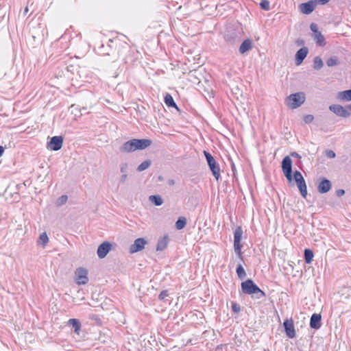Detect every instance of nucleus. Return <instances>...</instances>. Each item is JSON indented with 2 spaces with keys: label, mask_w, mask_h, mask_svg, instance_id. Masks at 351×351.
<instances>
[{
  "label": "nucleus",
  "mask_w": 351,
  "mask_h": 351,
  "mask_svg": "<svg viewBox=\"0 0 351 351\" xmlns=\"http://www.w3.org/2000/svg\"><path fill=\"white\" fill-rule=\"evenodd\" d=\"M234 169H235V166L234 164H232V171L234 172Z\"/></svg>",
  "instance_id": "nucleus-48"
},
{
  "label": "nucleus",
  "mask_w": 351,
  "mask_h": 351,
  "mask_svg": "<svg viewBox=\"0 0 351 351\" xmlns=\"http://www.w3.org/2000/svg\"><path fill=\"white\" fill-rule=\"evenodd\" d=\"M243 229L241 226H238L236 228L234 232V249L235 253L238 255V256L242 259V245L241 244V241L243 235Z\"/></svg>",
  "instance_id": "nucleus-6"
},
{
  "label": "nucleus",
  "mask_w": 351,
  "mask_h": 351,
  "mask_svg": "<svg viewBox=\"0 0 351 351\" xmlns=\"http://www.w3.org/2000/svg\"><path fill=\"white\" fill-rule=\"evenodd\" d=\"M164 101L168 107L175 108L178 110H179V108H178V106L176 105V102L174 101V99H173V97L171 95V94L166 93L165 98H164Z\"/></svg>",
  "instance_id": "nucleus-24"
},
{
  "label": "nucleus",
  "mask_w": 351,
  "mask_h": 351,
  "mask_svg": "<svg viewBox=\"0 0 351 351\" xmlns=\"http://www.w3.org/2000/svg\"><path fill=\"white\" fill-rule=\"evenodd\" d=\"M283 326L285 328L286 335L289 338L293 339L295 337V330L292 319H285L283 322Z\"/></svg>",
  "instance_id": "nucleus-14"
},
{
  "label": "nucleus",
  "mask_w": 351,
  "mask_h": 351,
  "mask_svg": "<svg viewBox=\"0 0 351 351\" xmlns=\"http://www.w3.org/2000/svg\"><path fill=\"white\" fill-rule=\"evenodd\" d=\"M322 326V316L318 313H313L310 319V327L312 329L318 330Z\"/></svg>",
  "instance_id": "nucleus-17"
},
{
  "label": "nucleus",
  "mask_w": 351,
  "mask_h": 351,
  "mask_svg": "<svg viewBox=\"0 0 351 351\" xmlns=\"http://www.w3.org/2000/svg\"><path fill=\"white\" fill-rule=\"evenodd\" d=\"M337 98L340 101H351V89L339 92Z\"/></svg>",
  "instance_id": "nucleus-22"
},
{
  "label": "nucleus",
  "mask_w": 351,
  "mask_h": 351,
  "mask_svg": "<svg viewBox=\"0 0 351 351\" xmlns=\"http://www.w3.org/2000/svg\"><path fill=\"white\" fill-rule=\"evenodd\" d=\"M232 310L234 313H239L241 311L240 305L236 302H232Z\"/></svg>",
  "instance_id": "nucleus-38"
},
{
  "label": "nucleus",
  "mask_w": 351,
  "mask_h": 351,
  "mask_svg": "<svg viewBox=\"0 0 351 351\" xmlns=\"http://www.w3.org/2000/svg\"><path fill=\"white\" fill-rule=\"evenodd\" d=\"M304 255L305 262L308 264L311 263L313 258V251L310 249H305Z\"/></svg>",
  "instance_id": "nucleus-27"
},
{
  "label": "nucleus",
  "mask_w": 351,
  "mask_h": 351,
  "mask_svg": "<svg viewBox=\"0 0 351 351\" xmlns=\"http://www.w3.org/2000/svg\"><path fill=\"white\" fill-rule=\"evenodd\" d=\"M63 145V138L61 136H54L47 143V148L53 151L60 150Z\"/></svg>",
  "instance_id": "nucleus-10"
},
{
  "label": "nucleus",
  "mask_w": 351,
  "mask_h": 351,
  "mask_svg": "<svg viewBox=\"0 0 351 351\" xmlns=\"http://www.w3.org/2000/svg\"><path fill=\"white\" fill-rule=\"evenodd\" d=\"M169 242V237L167 235H165L164 237L160 238L158 241L157 245H156V250L157 251H162L164 250Z\"/></svg>",
  "instance_id": "nucleus-20"
},
{
  "label": "nucleus",
  "mask_w": 351,
  "mask_h": 351,
  "mask_svg": "<svg viewBox=\"0 0 351 351\" xmlns=\"http://www.w3.org/2000/svg\"><path fill=\"white\" fill-rule=\"evenodd\" d=\"M300 10L304 14H309L313 12L315 8V3L313 0H310L306 3H301L299 5Z\"/></svg>",
  "instance_id": "nucleus-16"
},
{
  "label": "nucleus",
  "mask_w": 351,
  "mask_h": 351,
  "mask_svg": "<svg viewBox=\"0 0 351 351\" xmlns=\"http://www.w3.org/2000/svg\"><path fill=\"white\" fill-rule=\"evenodd\" d=\"M67 199H68V197H67V195H63L60 196V197L58 198V203H59L60 204H65V203L66 202Z\"/></svg>",
  "instance_id": "nucleus-40"
},
{
  "label": "nucleus",
  "mask_w": 351,
  "mask_h": 351,
  "mask_svg": "<svg viewBox=\"0 0 351 351\" xmlns=\"http://www.w3.org/2000/svg\"><path fill=\"white\" fill-rule=\"evenodd\" d=\"M313 1L314 3H315V7L318 4H319V5H325V4H326L327 3H328L330 1V0H313Z\"/></svg>",
  "instance_id": "nucleus-41"
},
{
  "label": "nucleus",
  "mask_w": 351,
  "mask_h": 351,
  "mask_svg": "<svg viewBox=\"0 0 351 351\" xmlns=\"http://www.w3.org/2000/svg\"><path fill=\"white\" fill-rule=\"evenodd\" d=\"M204 154L213 176L217 180H219L221 177L219 164L216 162L214 157L209 152L204 151Z\"/></svg>",
  "instance_id": "nucleus-4"
},
{
  "label": "nucleus",
  "mask_w": 351,
  "mask_h": 351,
  "mask_svg": "<svg viewBox=\"0 0 351 351\" xmlns=\"http://www.w3.org/2000/svg\"><path fill=\"white\" fill-rule=\"evenodd\" d=\"M308 52V49L306 47H303L300 48L295 54V64L296 65H300L302 64L303 60L306 57Z\"/></svg>",
  "instance_id": "nucleus-19"
},
{
  "label": "nucleus",
  "mask_w": 351,
  "mask_h": 351,
  "mask_svg": "<svg viewBox=\"0 0 351 351\" xmlns=\"http://www.w3.org/2000/svg\"><path fill=\"white\" fill-rule=\"evenodd\" d=\"M169 184H174V181L173 180H170L169 181Z\"/></svg>",
  "instance_id": "nucleus-49"
},
{
  "label": "nucleus",
  "mask_w": 351,
  "mask_h": 351,
  "mask_svg": "<svg viewBox=\"0 0 351 351\" xmlns=\"http://www.w3.org/2000/svg\"><path fill=\"white\" fill-rule=\"evenodd\" d=\"M237 274L238 278L241 280H243L246 277V272L241 264H239L237 267Z\"/></svg>",
  "instance_id": "nucleus-30"
},
{
  "label": "nucleus",
  "mask_w": 351,
  "mask_h": 351,
  "mask_svg": "<svg viewBox=\"0 0 351 351\" xmlns=\"http://www.w3.org/2000/svg\"><path fill=\"white\" fill-rule=\"evenodd\" d=\"M147 241L144 238H138L136 239L134 243L130 247V252L131 254H134L141 251L144 249L145 245L147 244Z\"/></svg>",
  "instance_id": "nucleus-13"
},
{
  "label": "nucleus",
  "mask_w": 351,
  "mask_h": 351,
  "mask_svg": "<svg viewBox=\"0 0 351 351\" xmlns=\"http://www.w3.org/2000/svg\"><path fill=\"white\" fill-rule=\"evenodd\" d=\"M128 175L127 173L122 174L120 178V182L123 184L125 183L126 179H127Z\"/></svg>",
  "instance_id": "nucleus-43"
},
{
  "label": "nucleus",
  "mask_w": 351,
  "mask_h": 351,
  "mask_svg": "<svg viewBox=\"0 0 351 351\" xmlns=\"http://www.w3.org/2000/svg\"><path fill=\"white\" fill-rule=\"evenodd\" d=\"M282 170L289 182L293 180L292 160L289 156H285L282 160Z\"/></svg>",
  "instance_id": "nucleus-7"
},
{
  "label": "nucleus",
  "mask_w": 351,
  "mask_h": 351,
  "mask_svg": "<svg viewBox=\"0 0 351 351\" xmlns=\"http://www.w3.org/2000/svg\"><path fill=\"white\" fill-rule=\"evenodd\" d=\"M329 110L336 115L348 118L351 115V104L343 107L339 104H332L329 106Z\"/></svg>",
  "instance_id": "nucleus-5"
},
{
  "label": "nucleus",
  "mask_w": 351,
  "mask_h": 351,
  "mask_svg": "<svg viewBox=\"0 0 351 351\" xmlns=\"http://www.w3.org/2000/svg\"><path fill=\"white\" fill-rule=\"evenodd\" d=\"M237 35L235 33H228L224 36V39L226 43L233 45L235 43Z\"/></svg>",
  "instance_id": "nucleus-28"
},
{
  "label": "nucleus",
  "mask_w": 351,
  "mask_h": 351,
  "mask_svg": "<svg viewBox=\"0 0 351 351\" xmlns=\"http://www.w3.org/2000/svg\"><path fill=\"white\" fill-rule=\"evenodd\" d=\"M167 296H168V291L167 290H163L159 294L158 299L160 300H163Z\"/></svg>",
  "instance_id": "nucleus-39"
},
{
  "label": "nucleus",
  "mask_w": 351,
  "mask_h": 351,
  "mask_svg": "<svg viewBox=\"0 0 351 351\" xmlns=\"http://www.w3.org/2000/svg\"><path fill=\"white\" fill-rule=\"evenodd\" d=\"M122 44L118 39H109L106 44H101L98 48V52L102 56H113L115 60L119 56L120 51L117 50Z\"/></svg>",
  "instance_id": "nucleus-2"
},
{
  "label": "nucleus",
  "mask_w": 351,
  "mask_h": 351,
  "mask_svg": "<svg viewBox=\"0 0 351 351\" xmlns=\"http://www.w3.org/2000/svg\"><path fill=\"white\" fill-rule=\"evenodd\" d=\"M151 163H152V162L150 160H147L143 161L142 163H141L138 166L137 171L139 172H141V171L147 169L151 165Z\"/></svg>",
  "instance_id": "nucleus-31"
},
{
  "label": "nucleus",
  "mask_w": 351,
  "mask_h": 351,
  "mask_svg": "<svg viewBox=\"0 0 351 351\" xmlns=\"http://www.w3.org/2000/svg\"><path fill=\"white\" fill-rule=\"evenodd\" d=\"M305 101V95L302 92L291 94L287 98V106L291 109L300 107Z\"/></svg>",
  "instance_id": "nucleus-3"
},
{
  "label": "nucleus",
  "mask_w": 351,
  "mask_h": 351,
  "mask_svg": "<svg viewBox=\"0 0 351 351\" xmlns=\"http://www.w3.org/2000/svg\"><path fill=\"white\" fill-rule=\"evenodd\" d=\"M258 287L251 279L241 282V290L243 293L252 295Z\"/></svg>",
  "instance_id": "nucleus-11"
},
{
  "label": "nucleus",
  "mask_w": 351,
  "mask_h": 351,
  "mask_svg": "<svg viewBox=\"0 0 351 351\" xmlns=\"http://www.w3.org/2000/svg\"><path fill=\"white\" fill-rule=\"evenodd\" d=\"M186 225V219L185 217H180L176 222L175 226L177 230L183 229Z\"/></svg>",
  "instance_id": "nucleus-26"
},
{
  "label": "nucleus",
  "mask_w": 351,
  "mask_h": 351,
  "mask_svg": "<svg viewBox=\"0 0 351 351\" xmlns=\"http://www.w3.org/2000/svg\"><path fill=\"white\" fill-rule=\"evenodd\" d=\"M297 44L298 45H303L304 44V41L302 40H297Z\"/></svg>",
  "instance_id": "nucleus-47"
},
{
  "label": "nucleus",
  "mask_w": 351,
  "mask_h": 351,
  "mask_svg": "<svg viewBox=\"0 0 351 351\" xmlns=\"http://www.w3.org/2000/svg\"><path fill=\"white\" fill-rule=\"evenodd\" d=\"M152 141L149 139H132L128 141H126L123 143V145L120 147V152L123 153H129L132 152L136 150L145 149L148 147Z\"/></svg>",
  "instance_id": "nucleus-1"
},
{
  "label": "nucleus",
  "mask_w": 351,
  "mask_h": 351,
  "mask_svg": "<svg viewBox=\"0 0 351 351\" xmlns=\"http://www.w3.org/2000/svg\"><path fill=\"white\" fill-rule=\"evenodd\" d=\"M293 178L296 182L297 186L300 192L301 195L306 198L307 195V187L306 182L299 171H295L293 173Z\"/></svg>",
  "instance_id": "nucleus-8"
},
{
  "label": "nucleus",
  "mask_w": 351,
  "mask_h": 351,
  "mask_svg": "<svg viewBox=\"0 0 351 351\" xmlns=\"http://www.w3.org/2000/svg\"><path fill=\"white\" fill-rule=\"evenodd\" d=\"M331 186L332 184L329 180L326 178H322L317 186V191L320 193H326L330 191Z\"/></svg>",
  "instance_id": "nucleus-18"
},
{
  "label": "nucleus",
  "mask_w": 351,
  "mask_h": 351,
  "mask_svg": "<svg viewBox=\"0 0 351 351\" xmlns=\"http://www.w3.org/2000/svg\"><path fill=\"white\" fill-rule=\"evenodd\" d=\"M68 324L74 328V332L79 334L81 330L82 324L77 319L72 318L69 319Z\"/></svg>",
  "instance_id": "nucleus-23"
},
{
  "label": "nucleus",
  "mask_w": 351,
  "mask_h": 351,
  "mask_svg": "<svg viewBox=\"0 0 351 351\" xmlns=\"http://www.w3.org/2000/svg\"><path fill=\"white\" fill-rule=\"evenodd\" d=\"M48 241L49 238L47 233L43 232L38 238V243L45 246L48 243Z\"/></svg>",
  "instance_id": "nucleus-33"
},
{
  "label": "nucleus",
  "mask_w": 351,
  "mask_h": 351,
  "mask_svg": "<svg viewBox=\"0 0 351 351\" xmlns=\"http://www.w3.org/2000/svg\"><path fill=\"white\" fill-rule=\"evenodd\" d=\"M313 64V67L316 70L321 69L324 65L322 58L319 56H316L314 58Z\"/></svg>",
  "instance_id": "nucleus-29"
},
{
  "label": "nucleus",
  "mask_w": 351,
  "mask_h": 351,
  "mask_svg": "<svg viewBox=\"0 0 351 351\" xmlns=\"http://www.w3.org/2000/svg\"><path fill=\"white\" fill-rule=\"evenodd\" d=\"M314 119V117L312 114H307L304 116L303 120L305 123L308 124L311 123Z\"/></svg>",
  "instance_id": "nucleus-37"
},
{
  "label": "nucleus",
  "mask_w": 351,
  "mask_h": 351,
  "mask_svg": "<svg viewBox=\"0 0 351 351\" xmlns=\"http://www.w3.org/2000/svg\"><path fill=\"white\" fill-rule=\"evenodd\" d=\"M252 48V41L250 39H245L239 47V52L241 54L246 53Z\"/></svg>",
  "instance_id": "nucleus-21"
},
{
  "label": "nucleus",
  "mask_w": 351,
  "mask_h": 351,
  "mask_svg": "<svg viewBox=\"0 0 351 351\" xmlns=\"http://www.w3.org/2000/svg\"><path fill=\"white\" fill-rule=\"evenodd\" d=\"M149 199L155 206H161L163 203V199L159 195H150Z\"/></svg>",
  "instance_id": "nucleus-25"
},
{
  "label": "nucleus",
  "mask_w": 351,
  "mask_h": 351,
  "mask_svg": "<svg viewBox=\"0 0 351 351\" xmlns=\"http://www.w3.org/2000/svg\"><path fill=\"white\" fill-rule=\"evenodd\" d=\"M76 282L77 285H86L88 282V271L83 267H79L75 271Z\"/></svg>",
  "instance_id": "nucleus-12"
},
{
  "label": "nucleus",
  "mask_w": 351,
  "mask_h": 351,
  "mask_svg": "<svg viewBox=\"0 0 351 351\" xmlns=\"http://www.w3.org/2000/svg\"><path fill=\"white\" fill-rule=\"evenodd\" d=\"M326 155L327 157L330 158H333L335 157V153L332 150H326Z\"/></svg>",
  "instance_id": "nucleus-42"
},
{
  "label": "nucleus",
  "mask_w": 351,
  "mask_h": 351,
  "mask_svg": "<svg viewBox=\"0 0 351 351\" xmlns=\"http://www.w3.org/2000/svg\"><path fill=\"white\" fill-rule=\"evenodd\" d=\"M345 194V191L343 189H339L336 191V195L338 197H341Z\"/></svg>",
  "instance_id": "nucleus-44"
},
{
  "label": "nucleus",
  "mask_w": 351,
  "mask_h": 351,
  "mask_svg": "<svg viewBox=\"0 0 351 351\" xmlns=\"http://www.w3.org/2000/svg\"><path fill=\"white\" fill-rule=\"evenodd\" d=\"M310 29L313 33V38L315 40L316 44L321 47L325 46L326 44L325 38L322 35V32L318 30L317 25L313 23H311Z\"/></svg>",
  "instance_id": "nucleus-9"
},
{
  "label": "nucleus",
  "mask_w": 351,
  "mask_h": 351,
  "mask_svg": "<svg viewBox=\"0 0 351 351\" xmlns=\"http://www.w3.org/2000/svg\"><path fill=\"white\" fill-rule=\"evenodd\" d=\"M253 298L256 299H261L265 297V293L263 291H262L259 287L256 289V290L253 293Z\"/></svg>",
  "instance_id": "nucleus-34"
},
{
  "label": "nucleus",
  "mask_w": 351,
  "mask_h": 351,
  "mask_svg": "<svg viewBox=\"0 0 351 351\" xmlns=\"http://www.w3.org/2000/svg\"><path fill=\"white\" fill-rule=\"evenodd\" d=\"M128 170V164L127 162H123L121 165L120 171L122 174L127 173Z\"/></svg>",
  "instance_id": "nucleus-36"
},
{
  "label": "nucleus",
  "mask_w": 351,
  "mask_h": 351,
  "mask_svg": "<svg viewBox=\"0 0 351 351\" xmlns=\"http://www.w3.org/2000/svg\"><path fill=\"white\" fill-rule=\"evenodd\" d=\"M339 64V59L336 56L330 57L326 60V64L328 66H334L338 65Z\"/></svg>",
  "instance_id": "nucleus-32"
},
{
  "label": "nucleus",
  "mask_w": 351,
  "mask_h": 351,
  "mask_svg": "<svg viewBox=\"0 0 351 351\" xmlns=\"http://www.w3.org/2000/svg\"><path fill=\"white\" fill-rule=\"evenodd\" d=\"M112 244L108 241H105L98 246L97 254L99 258H105L111 250Z\"/></svg>",
  "instance_id": "nucleus-15"
},
{
  "label": "nucleus",
  "mask_w": 351,
  "mask_h": 351,
  "mask_svg": "<svg viewBox=\"0 0 351 351\" xmlns=\"http://www.w3.org/2000/svg\"><path fill=\"white\" fill-rule=\"evenodd\" d=\"M4 152V147L1 145H0V157L3 155Z\"/></svg>",
  "instance_id": "nucleus-46"
},
{
  "label": "nucleus",
  "mask_w": 351,
  "mask_h": 351,
  "mask_svg": "<svg viewBox=\"0 0 351 351\" xmlns=\"http://www.w3.org/2000/svg\"><path fill=\"white\" fill-rule=\"evenodd\" d=\"M260 7L261 9L267 11L270 9V3L268 0H261Z\"/></svg>",
  "instance_id": "nucleus-35"
},
{
  "label": "nucleus",
  "mask_w": 351,
  "mask_h": 351,
  "mask_svg": "<svg viewBox=\"0 0 351 351\" xmlns=\"http://www.w3.org/2000/svg\"><path fill=\"white\" fill-rule=\"evenodd\" d=\"M291 155L293 157L300 158V156L297 152H293L291 154Z\"/></svg>",
  "instance_id": "nucleus-45"
},
{
  "label": "nucleus",
  "mask_w": 351,
  "mask_h": 351,
  "mask_svg": "<svg viewBox=\"0 0 351 351\" xmlns=\"http://www.w3.org/2000/svg\"><path fill=\"white\" fill-rule=\"evenodd\" d=\"M27 11H28V8L26 7V8H25V12H27Z\"/></svg>",
  "instance_id": "nucleus-50"
}]
</instances>
